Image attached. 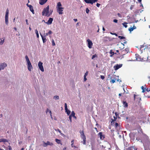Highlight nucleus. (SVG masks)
I'll use <instances>...</instances> for the list:
<instances>
[{"instance_id": "obj_1", "label": "nucleus", "mask_w": 150, "mask_h": 150, "mask_svg": "<svg viewBox=\"0 0 150 150\" xmlns=\"http://www.w3.org/2000/svg\"><path fill=\"white\" fill-rule=\"evenodd\" d=\"M42 16L49 17L51 15V13H49V6H48L46 8H44L42 12Z\"/></svg>"}, {"instance_id": "obj_2", "label": "nucleus", "mask_w": 150, "mask_h": 150, "mask_svg": "<svg viewBox=\"0 0 150 150\" xmlns=\"http://www.w3.org/2000/svg\"><path fill=\"white\" fill-rule=\"evenodd\" d=\"M43 63L41 62H39L38 65L39 67V69L42 72H43L44 71V69L43 68V66L42 65Z\"/></svg>"}, {"instance_id": "obj_3", "label": "nucleus", "mask_w": 150, "mask_h": 150, "mask_svg": "<svg viewBox=\"0 0 150 150\" xmlns=\"http://www.w3.org/2000/svg\"><path fill=\"white\" fill-rule=\"evenodd\" d=\"M7 66V64L5 63L0 64V71L1 70H3L5 67Z\"/></svg>"}, {"instance_id": "obj_4", "label": "nucleus", "mask_w": 150, "mask_h": 150, "mask_svg": "<svg viewBox=\"0 0 150 150\" xmlns=\"http://www.w3.org/2000/svg\"><path fill=\"white\" fill-rule=\"evenodd\" d=\"M81 137L83 139V144H86V137L84 134V133L83 131H82V134L81 135Z\"/></svg>"}, {"instance_id": "obj_5", "label": "nucleus", "mask_w": 150, "mask_h": 150, "mask_svg": "<svg viewBox=\"0 0 150 150\" xmlns=\"http://www.w3.org/2000/svg\"><path fill=\"white\" fill-rule=\"evenodd\" d=\"M87 41L88 42V47L90 49L91 48L93 45L92 42L89 39H87Z\"/></svg>"}, {"instance_id": "obj_6", "label": "nucleus", "mask_w": 150, "mask_h": 150, "mask_svg": "<svg viewBox=\"0 0 150 150\" xmlns=\"http://www.w3.org/2000/svg\"><path fill=\"white\" fill-rule=\"evenodd\" d=\"M63 8L62 7H57V12L59 13V14H63Z\"/></svg>"}, {"instance_id": "obj_7", "label": "nucleus", "mask_w": 150, "mask_h": 150, "mask_svg": "<svg viewBox=\"0 0 150 150\" xmlns=\"http://www.w3.org/2000/svg\"><path fill=\"white\" fill-rule=\"evenodd\" d=\"M65 109L68 115H69L71 113V111L68 109L67 104L66 103H65Z\"/></svg>"}, {"instance_id": "obj_8", "label": "nucleus", "mask_w": 150, "mask_h": 150, "mask_svg": "<svg viewBox=\"0 0 150 150\" xmlns=\"http://www.w3.org/2000/svg\"><path fill=\"white\" fill-rule=\"evenodd\" d=\"M98 136H99L101 140H103L105 138L104 135H103L102 132H100L98 134Z\"/></svg>"}, {"instance_id": "obj_9", "label": "nucleus", "mask_w": 150, "mask_h": 150, "mask_svg": "<svg viewBox=\"0 0 150 150\" xmlns=\"http://www.w3.org/2000/svg\"><path fill=\"white\" fill-rule=\"evenodd\" d=\"M122 66V64H117L116 65L114 66L113 68L115 70H116L121 68Z\"/></svg>"}, {"instance_id": "obj_10", "label": "nucleus", "mask_w": 150, "mask_h": 150, "mask_svg": "<svg viewBox=\"0 0 150 150\" xmlns=\"http://www.w3.org/2000/svg\"><path fill=\"white\" fill-rule=\"evenodd\" d=\"M53 18H49L47 22H45V23L48 25H50L52 24L53 21Z\"/></svg>"}, {"instance_id": "obj_11", "label": "nucleus", "mask_w": 150, "mask_h": 150, "mask_svg": "<svg viewBox=\"0 0 150 150\" xmlns=\"http://www.w3.org/2000/svg\"><path fill=\"white\" fill-rule=\"evenodd\" d=\"M27 67L28 69L30 71H31V69L33 68L31 63L27 64Z\"/></svg>"}, {"instance_id": "obj_12", "label": "nucleus", "mask_w": 150, "mask_h": 150, "mask_svg": "<svg viewBox=\"0 0 150 150\" xmlns=\"http://www.w3.org/2000/svg\"><path fill=\"white\" fill-rule=\"evenodd\" d=\"M40 34L42 37L43 43H45L47 40L46 38V36L45 35L43 36L40 33Z\"/></svg>"}, {"instance_id": "obj_13", "label": "nucleus", "mask_w": 150, "mask_h": 150, "mask_svg": "<svg viewBox=\"0 0 150 150\" xmlns=\"http://www.w3.org/2000/svg\"><path fill=\"white\" fill-rule=\"evenodd\" d=\"M27 5L29 8L30 11L32 12L33 14H34V10L33 6L30 5H29L28 4H27Z\"/></svg>"}, {"instance_id": "obj_14", "label": "nucleus", "mask_w": 150, "mask_h": 150, "mask_svg": "<svg viewBox=\"0 0 150 150\" xmlns=\"http://www.w3.org/2000/svg\"><path fill=\"white\" fill-rule=\"evenodd\" d=\"M44 144L45 145H44V146L45 147L47 146L48 145L52 146L53 145V144L52 143H51L49 141H47V142L45 143V142H44Z\"/></svg>"}, {"instance_id": "obj_15", "label": "nucleus", "mask_w": 150, "mask_h": 150, "mask_svg": "<svg viewBox=\"0 0 150 150\" xmlns=\"http://www.w3.org/2000/svg\"><path fill=\"white\" fill-rule=\"evenodd\" d=\"M122 103L123 104V106L124 107L127 108L128 107V105L127 103L126 102L125 99L123 100Z\"/></svg>"}, {"instance_id": "obj_16", "label": "nucleus", "mask_w": 150, "mask_h": 150, "mask_svg": "<svg viewBox=\"0 0 150 150\" xmlns=\"http://www.w3.org/2000/svg\"><path fill=\"white\" fill-rule=\"evenodd\" d=\"M45 0H39V4L41 5L44 4L46 2Z\"/></svg>"}, {"instance_id": "obj_17", "label": "nucleus", "mask_w": 150, "mask_h": 150, "mask_svg": "<svg viewBox=\"0 0 150 150\" xmlns=\"http://www.w3.org/2000/svg\"><path fill=\"white\" fill-rule=\"evenodd\" d=\"M135 56L136 57V59L137 61H140L141 60V58L137 54H136Z\"/></svg>"}, {"instance_id": "obj_18", "label": "nucleus", "mask_w": 150, "mask_h": 150, "mask_svg": "<svg viewBox=\"0 0 150 150\" xmlns=\"http://www.w3.org/2000/svg\"><path fill=\"white\" fill-rule=\"evenodd\" d=\"M136 29V27L134 25L133 27H131L129 28L128 30L130 32H131L134 29Z\"/></svg>"}, {"instance_id": "obj_19", "label": "nucleus", "mask_w": 150, "mask_h": 150, "mask_svg": "<svg viewBox=\"0 0 150 150\" xmlns=\"http://www.w3.org/2000/svg\"><path fill=\"white\" fill-rule=\"evenodd\" d=\"M137 149L134 146H132L129 147L128 148L127 150H137Z\"/></svg>"}, {"instance_id": "obj_20", "label": "nucleus", "mask_w": 150, "mask_h": 150, "mask_svg": "<svg viewBox=\"0 0 150 150\" xmlns=\"http://www.w3.org/2000/svg\"><path fill=\"white\" fill-rule=\"evenodd\" d=\"M113 117L114 118V119H112V121H111V123L112 125L114 123V122L117 119V117L116 116H114Z\"/></svg>"}, {"instance_id": "obj_21", "label": "nucleus", "mask_w": 150, "mask_h": 150, "mask_svg": "<svg viewBox=\"0 0 150 150\" xmlns=\"http://www.w3.org/2000/svg\"><path fill=\"white\" fill-rule=\"evenodd\" d=\"M139 96V94H137V95L134 94V99H136L137 98V97ZM137 99L138 100H141V98L140 97H138L137 98Z\"/></svg>"}, {"instance_id": "obj_22", "label": "nucleus", "mask_w": 150, "mask_h": 150, "mask_svg": "<svg viewBox=\"0 0 150 150\" xmlns=\"http://www.w3.org/2000/svg\"><path fill=\"white\" fill-rule=\"evenodd\" d=\"M8 142V140L6 139H0V142Z\"/></svg>"}, {"instance_id": "obj_23", "label": "nucleus", "mask_w": 150, "mask_h": 150, "mask_svg": "<svg viewBox=\"0 0 150 150\" xmlns=\"http://www.w3.org/2000/svg\"><path fill=\"white\" fill-rule=\"evenodd\" d=\"M104 40L105 41H110V38L108 37H105L104 38Z\"/></svg>"}, {"instance_id": "obj_24", "label": "nucleus", "mask_w": 150, "mask_h": 150, "mask_svg": "<svg viewBox=\"0 0 150 150\" xmlns=\"http://www.w3.org/2000/svg\"><path fill=\"white\" fill-rule=\"evenodd\" d=\"M55 140L56 142L58 144H61V145H62V144L61 143V141L60 140L58 139H55Z\"/></svg>"}, {"instance_id": "obj_25", "label": "nucleus", "mask_w": 150, "mask_h": 150, "mask_svg": "<svg viewBox=\"0 0 150 150\" xmlns=\"http://www.w3.org/2000/svg\"><path fill=\"white\" fill-rule=\"evenodd\" d=\"M5 38H3L1 39V41L0 42V45H2L4 42Z\"/></svg>"}, {"instance_id": "obj_26", "label": "nucleus", "mask_w": 150, "mask_h": 150, "mask_svg": "<svg viewBox=\"0 0 150 150\" xmlns=\"http://www.w3.org/2000/svg\"><path fill=\"white\" fill-rule=\"evenodd\" d=\"M52 33V31L51 30H50L49 31V32L48 33H46V34H45V36H47L51 34Z\"/></svg>"}, {"instance_id": "obj_27", "label": "nucleus", "mask_w": 150, "mask_h": 150, "mask_svg": "<svg viewBox=\"0 0 150 150\" xmlns=\"http://www.w3.org/2000/svg\"><path fill=\"white\" fill-rule=\"evenodd\" d=\"M84 1L87 3L91 4H92V3L91 0H84Z\"/></svg>"}, {"instance_id": "obj_28", "label": "nucleus", "mask_w": 150, "mask_h": 150, "mask_svg": "<svg viewBox=\"0 0 150 150\" xmlns=\"http://www.w3.org/2000/svg\"><path fill=\"white\" fill-rule=\"evenodd\" d=\"M8 9H7L6 11L5 17H8Z\"/></svg>"}, {"instance_id": "obj_29", "label": "nucleus", "mask_w": 150, "mask_h": 150, "mask_svg": "<svg viewBox=\"0 0 150 150\" xmlns=\"http://www.w3.org/2000/svg\"><path fill=\"white\" fill-rule=\"evenodd\" d=\"M5 23L6 25H8V17H5Z\"/></svg>"}, {"instance_id": "obj_30", "label": "nucleus", "mask_w": 150, "mask_h": 150, "mask_svg": "<svg viewBox=\"0 0 150 150\" xmlns=\"http://www.w3.org/2000/svg\"><path fill=\"white\" fill-rule=\"evenodd\" d=\"M110 53L111 54V55H110V57H112V56L114 54H115L114 52H112V50H111L110 51Z\"/></svg>"}, {"instance_id": "obj_31", "label": "nucleus", "mask_w": 150, "mask_h": 150, "mask_svg": "<svg viewBox=\"0 0 150 150\" xmlns=\"http://www.w3.org/2000/svg\"><path fill=\"white\" fill-rule=\"evenodd\" d=\"M49 112V113H50V115L51 116H52V113L51 111L48 109H47V110H46V113H47L48 112Z\"/></svg>"}, {"instance_id": "obj_32", "label": "nucleus", "mask_w": 150, "mask_h": 150, "mask_svg": "<svg viewBox=\"0 0 150 150\" xmlns=\"http://www.w3.org/2000/svg\"><path fill=\"white\" fill-rule=\"evenodd\" d=\"M35 33L37 37L38 38H39V33H38V31L37 29H36L35 30Z\"/></svg>"}, {"instance_id": "obj_33", "label": "nucleus", "mask_w": 150, "mask_h": 150, "mask_svg": "<svg viewBox=\"0 0 150 150\" xmlns=\"http://www.w3.org/2000/svg\"><path fill=\"white\" fill-rule=\"evenodd\" d=\"M141 88L142 89V92L144 93L145 92V88H144L143 86L141 87Z\"/></svg>"}, {"instance_id": "obj_34", "label": "nucleus", "mask_w": 150, "mask_h": 150, "mask_svg": "<svg viewBox=\"0 0 150 150\" xmlns=\"http://www.w3.org/2000/svg\"><path fill=\"white\" fill-rule=\"evenodd\" d=\"M75 115V114L74 112V111H72L71 112V114L70 115L72 117H73V116H74Z\"/></svg>"}, {"instance_id": "obj_35", "label": "nucleus", "mask_w": 150, "mask_h": 150, "mask_svg": "<svg viewBox=\"0 0 150 150\" xmlns=\"http://www.w3.org/2000/svg\"><path fill=\"white\" fill-rule=\"evenodd\" d=\"M57 7H61L62 6V4L60 2H58L57 3Z\"/></svg>"}, {"instance_id": "obj_36", "label": "nucleus", "mask_w": 150, "mask_h": 150, "mask_svg": "<svg viewBox=\"0 0 150 150\" xmlns=\"http://www.w3.org/2000/svg\"><path fill=\"white\" fill-rule=\"evenodd\" d=\"M115 76V75L114 74H113L112 75V76H110V75H109V77H108V78H109L110 79H112V78H113L114 79V76Z\"/></svg>"}, {"instance_id": "obj_37", "label": "nucleus", "mask_w": 150, "mask_h": 150, "mask_svg": "<svg viewBox=\"0 0 150 150\" xmlns=\"http://www.w3.org/2000/svg\"><path fill=\"white\" fill-rule=\"evenodd\" d=\"M116 80V79L114 78V79H112L111 81H110V82L112 83H114L115 82V81Z\"/></svg>"}, {"instance_id": "obj_38", "label": "nucleus", "mask_w": 150, "mask_h": 150, "mask_svg": "<svg viewBox=\"0 0 150 150\" xmlns=\"http://www.w3.org/2000/svg\"><path fill=\"white\" fill-rule=\"evenodd\" d=\"M127 23H122V24L123 25V26H124L125 28H126L127 27Z\"/></svg>"}, {"instance_id": "obj_39", "label": "nucleus", "mask_w": 150, "mask_h": 150, "mask_svg": "<svg viewBox=\"0 0 150 150\" xmlns=\"http://www.w3.org/2000/svg\"><path fill=\"white\" fill-rule=\"evenodd\" d=\"M52 46H54L55 45V43L54 42V40L53 39H52Z\"/></svg>"}, {"instance_id": "obj_40", "label": "nucleus", "mask_w": 150, "mask_h": 150, "mask_svg": "<svg viewBox=\"0 0 150 150\" xmlns=\"http://www.w3.org/2000/svg\"><path fill=\"white\" fill-rule=\"evenodd\" d=\"M54 98L55 100H57L59 99V97L58 96H55L54 97Z\"/></svg>"}, {"instance_id": "obj_41", "label": "nucleus", "mask_w": 150, "mask_h": 150, "mask_svg": "<svg viewBox=\"0 0 150 150\" xmlns=\"http://www.w3.org/2000/svg\"><path fill=\"white\" fill-rule=\"evenodd\" d=\"M98 0H91L92 4H93L94 3H95L96 2H97Z\"/></svg>"}, {"instance_id": "obj_42", "label": "nucleus", "mask_w": 150, "mask_h": 150, "mask_svg": "<svg viewBox=\"0 0 150 150\" xmlns=\"http://www.w3.org/2000/svg\"><path fill=\"white\" fill-rule=\"evenodd\" d=\"M118 38H120V39H125V38L123 36H118Z\"/></svg>"}, {"instance_id": "obj_43", "label": "nucleus", "mask_w": 150, "mask_h": 150, "mask_svg": "<svg viewBox=\"0 0 150 150\" xmlns=\"http://www.w3.org/2000/svg\"><path fill=\"white\" fill-rule=\"evenodd\" d=\"M96 57H97V55L95 54L93 55L91 59H93Z\"/></svg>"}, {"instance_id": "obj_44", "label": "nucleus", "mask_w": 150, "mask_h": 150, "mask_svg": "<svg viewBox=\"0 0 150 150\" xmlns=\"http://www.w3.org/2000/svg\"><path fill=\"white\" fill-rule=\"evenodd\" d=\"M119 125L117 123H116L115 125V128H117L119 126Z\"/></svg>"}, {"instance_id": "obj_45", "label": "nucleus", "mask_w": 150, "mask_h": 150, "mask_svg": "<svg viewBox=\"0 0 150 150\" xmlns=\"http://www.w3.org/2000/svg\"><path fill=\"white\" fill-rule=\"evenodd\" d=\"M71 117H72V116L70 115L69 116V118L70 122H72Z\"/></svg>"}, {"instance_id": "obj_46", "label": "nucleus", "mask_w": 150, "mask_h": 150, "mask_svg": "<svg viewBox=\"0 0 150 150\" xmlns=\"http://www.w3.org/2000/svg\"><path fill=\"white\" fill-rule=\"evenodd\" d=\"M86 12L87 13H88L89 11V10L88 9V8H86Z\"/></svg>"}, {"instance_id": "obj_47", "label": "nucleus", "mask_w": 150, "mask_h": 150, "mask_svg": "<svg viewBox=\"0 0 150 150\" xmlns=\"http://www.w3.org/2000/svg\"><path fill=\"white\" fill-rule=\"evenodd\" d=\"M8 150H12V149L11 146L10 145L8 146Z\"/></svg>"}, {"instance_id": "obj_48", "label": "nucleus", "mask_w": 150, "mask_h": 150, "mask_svg": "<svg viewBox=\"0 0 150 150\" xmlns=\"http://www.w3.org/2000/svg\"><path fill=\"white\" fill-rule=\"evenodd\" d=\"M115 115L116 117H117L119 118H120L118 117V116H119L118 113L117 112H115Z\"/></svg>"}, {"instance_id": "obj_49", "label": "nucleus", "mask_w": 150, "mask_h": 150, "mask_svg": "<svg viewBox=\"0 0 150 150\" xmlns=\"http://www.w3.org/2000/svg\"><path fill=\"white\" fill-rule=\"evenodd\" d=\"M101 79H103L105 78V77L104 76L101 75L100 76Z\"/></svg>"}, {"instance_id": "obj_50", "label": "nucleus", "mask_w": 150, "mask_h": 150, "mask_svg": "<svg viewBox=\"0 0 150 150\" xmlns=\"http://www.w3.org/2000/svg\"><path fill=\"white\" fill-rule=\"evenodd\" d=\"M110 34L112 35H115L116 36H118L117 34L116 33H110Z\"/></svg>"}, {"instance_id": "obj_51", "label": "nucleus", "mask_w": 150, "mask_h": 150, "mask_svg": "<svg viewBox=\"0 0 150 150\" xmlns=\"http://www.w3.org/2000/svg\"><path fill=\"white\" fill-rule=\"evenodd\" d=\"M100 4H99V3H97L96 5L98 7H100Z\"/></svg>"}, {"instance_id": "obj_52", "label": "nucleus", "mask_w": 150, "mask_h": 150, "mask_svg": "<svg viewBox=\"0 0 150 150\" xmlns=\"http://www.w3.org/2000/svg\"><path fill=\"white\" fill-rule=\"evenodd\" d=\"M88 71H87L85 73L84 76L86 77L88 75Z\"/></svg>"}, {"instance_id": "obj_53", "label": "nucleus", "mask_w": 150, "mask_h": 150, "mask_svg": "<svg viewBox=\"0 0 150 150\" xmlns=\"http://www.w3.org/2000/svg\"><path fill=\"white\" fill-rule=\"evenodd\" d=\"M26 60V61L27 62V64L29 63H30L29 59H27V60Z\"/></svg>"}, {"instance_id": "obj_54", "label": "nucleus", "mask_w": 150, "mask_h": 150, "mask_svg": "<svg viewBox=\"0 0 150 150\" xmlns=\"http://www.w3.org/2000/svg\"><path fill=\"white\" fill-rule=\"evenodd\" d=\"M117 15L118 16L120 17V18H122V16H121V15L119 13H117Z\"/></svg>"}, {"instance_id": "obj_55", "label": "nucleus", "mask_w": 150, "mask_h": 150, "mask_svg": "<svg viewBox=\"0 0 150 150\" xmlns=\"http://www.w3.org/2000/svg\"><path fill=\"white\" fill-rule=\"evenodd\" d=\"M150 91V89L147 88H145V91H147V92H149Z\"/></svg>"}, {"instance_id": "obj_56", "label": "nucleus", "mask_w": 150, "mask_h": 150, "mask_svg": "<svg viewBox=\"0 0 150 150\" xmlns=\"http://www.w3.org/2000/svg\"><path fill=\"white\" fill-rule=\"evenodd\" d=\"M118 20L117 19H114L113 20V22L115 23H117V22Z\"/></svg>"}, {"instance_id": "obj_57", "label": "nucleus", "mask_w": 150, "mask_h": 150, "mask_svg": "<svg viewBox=\"0 0 150 150\" xmlns=\"http://www.w3.org/2000/svg\"><path fill=\"white\" fill-rule=\"evenodd\" d=\"M144 47V46L143 45H142L140 46V47L139 48L140 50H141V49Z\"/></svg>"}, {"instance_id": "obj_58", "label": "nucleus", "mask_w": 150, "mask_h": 150, "mask_svg": "<svg viewBox=\"0 0 150 150\" xmlns=\"http://www.w3.org/2000/svg\"><path fill=\"white\" fill-rule=\"evenodd\" d=\"M73 143H72L71 144V146L72 147H75V148H76V146H74V145L73 144Z\"/></svg>"}, {"instance_id": "obj_59", "label": "nucleus", "mask_w": 150, "mask_h": 150, "mask_svg": "<svg viewBox=\"0 0 150 150\" xmlns=\"http://www.w3.org/2000/svg\"><path fill=\"white\" fill-rule=\"evenodd\" d=\"M52 12H53L52 10H50V11H49V13H51V14H52Z\"/></svg>"}, {"instance_id": "obj_60", "label": "nucleus", "mask_w": 150, "mask_h": 150, "mask_svg": "<svg viewBox=\"0 0 150 150\" xmlns=\"http://www.w3.org/2000/svg\"><path fill=\"white\" fill-rule=\"evenodd\" d=\"M25 21H26V24L27 25H28V20L27 19H26L25 20Z\"/></svg>"}, {"instance_id": "obj_61", "label": "nucleus", "mask_w": 150, "mask_h": 150, "mask_svg": "<svg viewBox=\"0 0 150 150\" xmlns=\"http://www.w3.org/2000/svg\"><path fill=\"white\" fill-rule=\"evenodd\" d=\"M25 58L26 60H27V59H29V58H28V56L27 55H26L25 56Z\"/></svg>"}, {"instance_id": "obj_62", "label": "nucleus", "mask_w": 150, "mask_h": 150, "mask_svg": "<svg viewBox=\"0 0 150 150\" xmlns=\"http://www.w3.org/2000/svg\"><path fill=\"white\" fill-rule=\"evenodd\" d=\"M84 81H86L87 80V79H86V77H84Z\"/></svg>"}, {"instance_id": "obj_63", "label": "nucleus", "mask_w": 150, "mask_h": 150, "mask_svg": "<svg viewBox=\"0 0 150 150\" xmlns=\"http://www.w3.org/2000/svg\"><path fill=\"white\" fill-rule=\"evenodd\" d=\"M94 129L96 130V132H98V130H97V128H96V127H95V128H94Z\"/></svg>"}, {"instance_id": "obj_64", "label": "nucleus", "mask_w": 150, "mask_h": 150, "mask_svg": "<svg viewBox=\"0 0 150 150\" xmlns=\"http://www.w3.org/2000/svg\"><path fill=\"white\" fill-rule=\"evenodd\" d=\"M74 21L75 22H76V21H77V19H74Z\"/></svg>"}]
</instances>
